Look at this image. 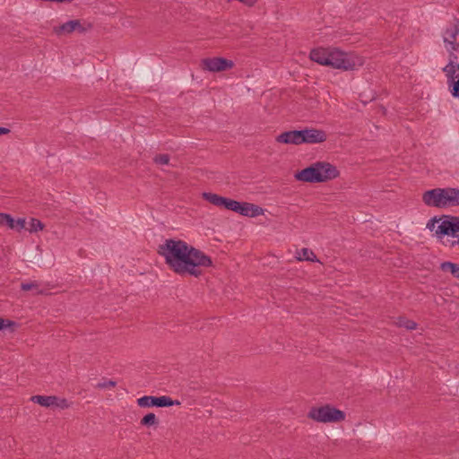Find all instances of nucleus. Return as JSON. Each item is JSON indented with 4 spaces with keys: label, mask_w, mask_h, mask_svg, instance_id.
Returning <instances> with one entry per match:
<instances>
[{
    "label": "nucleus",
    "mask_w": 459,
    "mask_h": 459,
    "mask_svg": "<svg viewBox=\"0 0 459 459\" xmlns=\"http://www.w3.org/2000/svg\"><path fill=\"white\" fill-rule=\"evenodd\" d=\"M446 207L459 205V189L453 187L446 188Z\"/></svg>",
    "instance_id": "15"
},
{
    "label": "nucleus",
    "mask_w": 459,
    "mask_h": 459,
    "mask_svg": "<svg viewBox=\"0 0 459 459\" xmlns=\"http://www.w3.org/2000/svg\"><path fill=\"white\" fill-rule=\"evenodd\" d=\"M25 226H26L25 219L19 218L16 221L14 220V221H13V230H16L17 231H21L22 230L26 229Z\"/></svg>",
    "instance_id": "27"
},
{
    "label": "nucleus",
    "mask_w": 459,
    "mask_h": 459,
    "mask_svg": "<svg viewBox=\"0 0 459 459\" xmlns=\"http://www.w3.org/2000/svg\"><path fill=\"white\" fill-rule=\"evenodd\" d=\"M141 424L143 426L151 427L158 424L157 417L154 413L151 412L146 414L142 420Z\"/></svg>",
    "instance_id": "23"
},
{
    "label": "nucleus",
    "mask_w": 459,
    "mask_h": 459,
    "mask_svg": "<svg viewBox=\"0 0 459 459\" xmlns=\"http://www.w3.org/2000/svg\"><path fill=\"white\" fill-rule=\"evenodd\" d=\"M21 289L24 291L31 290L33 291V294L39 295L43 294L44 290L40 288L39 282L34 281L30 282H22L21 285Z\"/></svg>",
    "instance_id": "19"
},
{
    "label": "nucleus",
    "mask_w": 459,
    "mask_h": 459,
    "mask_svg": "<svg viewBox=\"0 0 459 459\" xmlns=\"http://www.w3.org/2000/svg\"><path fill=\"white\" fill-rule=\"evenodd\" d=\"M396 325L408 330H414L417 326V324L414 321H411L406 317H399L396 321Z\"/></svg>",
    "instance_id": "22"
},
{
    "label": "nucleus",
    "mask_w": 459,
    "mask_h": 459,
    "mask_svg": "<svg viewBox=\"0 0 459 459\" xmlns=\"http://www.w3.org/2000/svg\"><path fill=\"white\" fill-rule=\"evenodd\" d=\"M14 219L7 213H0V226H7L9 229H13Z\"/></svg>",
    "instance_id": "24"
},
{
    "label": "nucleus",
    "mask_w": 459,
    "mask_h": 459,
    "mask_svg": "<svg viewBox=\"0 0 459 459\" xmlns=\"http://www.w3.org/2000/svg\"><path fill=\"white\" fill-rule=\"evenodd\" d=\"M308 418L317 422H338L345 418L343 411L330 405L314 407L308 412Z\"/></svg>",
    "instance_id": "6"
},
{
    "label": "nucleus",
    "mask_w": 459,
    "mask_h": 459,
    "mask_svg": "<svg viewBox=\"0 0 459 459\" xmlns=\"http://www.w3.org/2000/svg\"><path fill=\"white\" fill-rule=\"evenodd\" d=\"M202 197L217 207L225 208L243 216L254 218L264 214V209L254 204L238 202L210 192H204Z\"/></svg>",
    "instance_id": "3"
},
{
    "label": "nucleus",
    "mask_w": 459,
    "mask_h": 459,
    "mask_svg": "<svg viewBox=\"0 0 459 459\" xmlns=\"http://www.w3.org/2000/svg\"><path fill=\"white\" fill-rule=\"evenodd\" d=\"M202 68L212 73H218L231 69L234 63L223 57L205 58L202 60Z\"/></svg>",
    "instance_id": "10"
},
{
    "label": "nucleus",
    "mask_w": 459,
    "mask_h": 459,
    "mask_svg": "<svg viewBox=\"0 0 459 459\" xmlns=\"http://www.w3.org/2000/svg\"><path fill=\"white\" fill-rule=\"evenodd\" d=\"M443 41L446 49L452 53L459 51V22L448 26L443 33Z\"/></svg>",
    "instance_id": "7"
},
{
    "label": "nucleus",
    "mask_w": 459,
    "mask_h": 459,
    "mask_svg": "<svg viewBox=\"0 0 459 459\" xmlns=\"http://www.w3.org/2000/svg\"><path fill=\"white\" fill-rule=\"evenodd\" d=\"M427 229L434 232L445 247L450 248L459 247V217L433 218L428 221Z\"/></svg>",
    "instance_id": "2"
},
{
    "label": "nucleus",
    "mask_w": 459,
    "mask_h": 459,
    "mask_svg": "<svg viewBox=\"0 0 459 459\" xmlns=\"http://www.w3.org/2000/svg\"><path fill=\"white\" fill-rule=\"evenodd\" d=\"M154 162L159 165H168L169 162V156L168 154H159L154 157Z\"/></svg>",
    "instance_id": "25"
},
{
    "label": "nucleus",
    "mask_w": 459,
    "mask_h": 459,
    "mask_svg": "<svg viewBox=\"0 0 459 459\" xmlns=\"http://www.w3.org/2000/svg\"><path fill=\"white\" fill-rule=\"evenodd\" d=\"M451 93L454 97L459 98V78L453 82Z\"/></svg>",
    "instance_id": "29"
},
{
    "label": "nucleus",
    "mask_w": 459,
    "mask_h": 459,
    "mask_svg": "<svg viewBox=\"0 0 459 459\" xmlns=\"http://www.w3.org/2000/svg\"><path fill=\"white\" fill-rule=\"evenodd\" d=\"M446 188H434L426 191L422 195V200L428 206L445 208L446 207Z\"/></svg>",
    "instance_id": "8"
},
{
    "label": "nucleus",
    "mask_w": 459,
    "mask_h": 459,
    "mask_svg": "<svg viewBox=\"0 0 459 459\" xmlns=\"http://www.w3.org/2000/svg\"><path fill=\"white\" fill-rule=\"evenodd\" d=\"M337 169L328 162H316L311 166L298 171L295 178L298 181L307 183H321L337 178Z\"/></svg>",
    "instance_id": "4"
},
{
    "label": "nucleus",
    "mask_w": 459,
    "mask_h": 459,
    "mask_svg": "<svg viewBox=\"0 0 459 459\" xmlns=\"http://www.w3.org/2000/svg\"><path fill=\"white\" fill-rule=\"evenodd\" d=\"M159 253L168 266L179 275L199 277L212 265V258L181 239L169 238L160 246Z\"/></svg>",
    "instance_id": "1"
},
{
    "label": "nucleus",
    "mask_w": 459,
    "mask_h": 459,
    "mask_svg": "<svg viewBox=\"0 0 459 459\" xmlns=\"http://www.w3.org/2000/svg\"><path fill=\"white\" fill-rule=\"evenodd\" d=\"M444 72L448 79V82H454L459 78V65L450 61V63L445 66Z\"/></svg>",
    "instance_id": "16"
},
{
    "label": "nucleus",
    "mask_w": 459,
    "mask_h": 459,
    "mask_svg": "<svg viewBox=\"0 0 459 459\" xmlns=\"http://www.w3.org/2000/svg\"><path fill=\"white\" fill-rule=\"evenodd\" d=\"M296 258L299 261H310L316 262L317 261L316 255L315 253L307 247L301 248L296 252Z\"/></svg>",
    "instance_id": "18"
},
{
    "label": "nucleus",
    "mask_w": 459,
    "mask_h": 459,
    "mask_svg": "<svg viewBox=\"0 0 459 459\" xmlns=\"http://www.w3.org/2000/svg\"><path fill=\"white\" fill-rule=\"evenodd\" d=\"M327 66L333 69L351 71L364 64L363 57L353 53H346L337 48H329Z\"/></svg>",
    "instance_id": "5"
},
{
    "label": "nucleus",
    "mask_w": 459,
    "mask_h": 459,
    "mask_svg": "<svg viewBox=\"0 0 459 459\" xmlns=\"http://www.w3.org/2000/svg\"><path fill=\"white\" fill-rule=\"evenodd\" d=\"M44 229V224L38 219L31 218L29 221V226L26 228L30 233L38 232Z\"/></svg>",
    "instance_id": "21"
},
{
    "label": "nucleus",
    "mask_w": 459,
    "mask_h": 459,
    "mask_svg": "<svg viewBox=\"0 0 459 459\" xmlns=\"http://www.w3.org/2000/svg\"><path fill=\"white\" fill-rule=\"evenodd\" d=\"M302 144L321 143L326 141L327 135L324 130L316 128H305L300 130Z\"/></svg>",
    "instance_id": "12"
},
{
    "label": "nucleus",
    "mask_w": 459,
    "mask_h": 459,
    "mask_svg": "<svg viewBox=\"0 0 459 459\" xmlns=\"http://www.w3.org/2000/svg\"><path fill=\"white\" fill-rule=\"evenodd\" d=\"M137 404L140 407H169L172 405H179L180 402L178 400H172L170 397L163 395V396H149L145 395L139 399H137Z\"/></svg>",
    "instance_id": "9"
},
{
    "label": "nucleus",
    "mask_w": 459,
    "mask_h": 459,
    "mask_svg": "<svg viewBox=\"0 0 459 459\" xmlns=\"http://www.w3.org/2000/svg\"><path fill=\"white\" fill-rule=\"evenodd\" d=\"M117 383L113 380H106L103 382H100L96 385V388L99 389H111L115 387Z\"/></svg>",
    "instance_id": "26"
},
{
    "label": "nucleus",
    "mask_w": 459,
    "mask_h": 459,
    "mask_svg": "<svg viewBox=\"0 0 459 459\" xmlns=\"http://www.w3.org/2000/svg\"><path fill=\"white\" fill-rule=\"evenodd\" d=\"M275 140L277 143L284 144H302L300 130H291L283 132L277 135Z\"/></svg>",
    "instance_id": "13"
},
{
    "label": "nucleus",
    "mask_w": 459,
    "mask_h": 459,
    "mask_svg": "<svg viewBox=\"0 0 459 459\" xmlns=\"http://www.w3.org/2000/svg\"><path fill=\"white\" fill-rule=\"evenodd\" d=\"M10 132L8 128L5 127H0V135L7 134Z\"/></svg>",
    "instance_id": "30"
},
{
    "label": "nucleus",
    "mask_w": 459,
    "mask_h": 459,
    "mask_svg": "<svg viewBox=\"0 0 459 459\" xmlns=\"http://www.w3.org/2000/svg\"><path fill=\"white\" fill-rule=\"evenodd\" d=\"M328 51L329 48H316L310 51L309 57L312 61L321 65L327 66Z\"/></svg>",
    "instance_id": "14"
},
{
    "label": "nucleus",
    "mask_w": 459,
    "mask_h": 459,
    "mask_svg": "<svg viewBox=\"0 0 459 459\" xmlns=\"http://www.w3.org/2000/svg\"><path fill=\"white\" fill-rule=\"evenodd\" d=\"M54 406L61 409H66L70 406V404L66 399L56 397V403H54Z\"/></svg>",
    "instance_id": "28"
},
{
    "label": "nucleus",
    "mask_w": 459,
    "mask_h": 459,
    "mask_svg": "<svg viewBox=\"0 0 459 459\" xmlns=\"http://www.w3.org/2000/svg\"><path fill=\"white\" fill-rule=\"evenodd\" d=\"M440 269L443 272H450L455 278L459 279V264L444 262L440 264Z\"/></svg>",
    "instance_id": "20"
},
{
    "label": "nucleus",
    "mask_w": 459,
    "mask_h": 459,
    "mask_svg": "<svg viewBox=\"0 0 459 459\" xmlns=\"http://www.w3.org/2000/svg\"><path fill=\"white\" fill-rule=\"evenodd\" d=\"M4 320L0 318V331L4 328Z\"/></svg>",
    "instance_id": "31"
},
{
    "label": "nucleus",
    "mask_w": 459,
    "mask_h": 459,
    "mask_svg": "<svg viewBox=\"0 0 459 459\" xmlns=\"http://www.w3.org/2000/svg\"><path fill=\"white\" fill-rule=\"evenodd\" d=\"M86 30L87 28L84 26L83 23L81 22L80 20H72L59 26H55L53 28V32L58 37L69 35L74 31L82 33Z\"/></svg>",
    "instance_id": "11"
},
{
    "label": "nucleus",
    "mask_w": 459,
    "mask_h": 459,
    "mask_svg": "<svg viewBox=\"0 0 459 459\" xmlns=\"http://www.w3.org/2000/svg\"><path fill=\"white\" fill-rule=\"evenodd\" d=\"M33 403H36L43 407H52L56 403V396L54 395H34L30 398Z\"/></svg>",
    "instance_id": "17"
}]
</instances>
